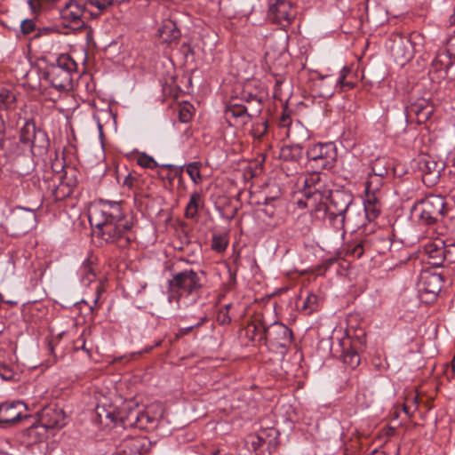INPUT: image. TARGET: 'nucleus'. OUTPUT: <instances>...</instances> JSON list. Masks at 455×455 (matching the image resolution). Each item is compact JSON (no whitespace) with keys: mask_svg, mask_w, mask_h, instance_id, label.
<instances>
[{"mask_svg":"<svg viewBox=\"0 0 455 455\" xmlns=\"http://www.w3.org/2000/svg\"><path fill=\"white\" fill-rule=\"evenodd\" d=\"M89 221L107 243L120 247L130 244L132 221L122 201L100 200L90 211Z\"/></svg>","mask_w":455,"mask_h":455,"instance_id":"obj_1","label":"nucleus"},{"mask_svg":"<svg viewBox=\"0 0 455 455\" xmlns=\"http://www.w3.org/2000/svg\"><path fill=\"white\" fill-rule=\"evenodd\" d=\"M204 273H197L192 269H185L173 275L169 281V287L172 292L169 299H176L179 307H187L195 303L204 286L203 279Z\"/></svg>","mask_w":455,"mask_h":455,"instance_id":"obj_2","label":"nucleus"},{"mask_svg":"<svg viewBox=\"0 0 455 455\" xmlns=\"http://www.w3.org/2000/svg\"><path fill=\"white\" fill-rule=\"evenodd\" d=\"M303 184L305 201L298 200L299 207L316 211L321 210L322 206L325 207L328 196L332 191L330 188L327 175L312 171L304 177Z\"/></svg>","mask_w":455,"mask_h":455,"instance_id":"obj_3","label":"nucleus"},{"mask_svg":"<svg viewBox=\"0 0 455 455\" xmlns=\"http://www.w3.org/2000/svg\"><path fill=\"white\" fill-rule=\"evenodd\" d=\"M445 206L444 197L438 195H428L414 204L411 208V214L423 224L432 225L444 216Z\"/></svg>","mask_w":455,"mask_h":455,"instance_id":"obj_4","label":"nucleus"},{"mask_svg":"<svg viewBox=\"0 0 455 455\" xmlns=\"http://www.w3.org/2000/svg\"><path fill=\"white\" fill-rule=\"evenodd\" d=\"M337 156V148L334 143H315L307 150V166L315 172L331 169L336 164Z\"/></svg>","mask_w":455,"mask_h":455,"instance_id":"obj_5","label":"nucleus"},{"mask_svg":"<svg viewBox=\"0 0 455 455\" xmlns=\"http://www.w3.org/2000/svg\"><path fill=\"white\" fill-rule=\"evenodd\" d=\"M75 67V62L68 58L59 60V64L52 67L44 75V79L58 91H66L70 86L72 81L71 71Z\"/></svg>","mask_w":455,"mask_h":455,"instance_id":"obj_6","label":"nucleus"},{"mask_svg":"<svg viewBox=\"0 0 455 455\" xmlns=\"http://www.w3.org/2000/svg\"><path fill=\"white\" fill-rule=\"evenodd\" d=\"M287 137L293 143L282 148L281 156L284 160L298 161L303 155V147L299 140L308 138L307 131L299 122L291 124L287 130Z\"/></svg>","mask_w":455,"mask_h":455,"instance_id":"obj_7","label":"nucleus"},{"mask_svg":"<svg viewBox=\"0 0 455 455\" xmlns=\"http://www.w3.org/2000/svg\"><path fill=\"white\" fill-rule=\"evenodd\" d=\"M261 331L260 338H264L265 344L273 349L284 348L291 343V331L281 323L275 322Z\"/></svg>","mask_w":455,"mask_h":455,"instance_id":"obj_8","label":"nucleus"},{"mask_svg":"<svg viewBox=\"0 0 455 455\" xmlns=\"http://www.w3.org/2000/svg\"><path fill=\"white\" fill-rule=\"evenodd\" d=\"M443 278L440 274L423 272L420 275L419 291L421 299L426 303L434 301L442 290Z\"/></svg>","mask_w":455,"mask_h":455,"instance_id":"obj_9","label":"nucleus"},{"mask_svg":"<svg viewBox=\"0 0 455 455\" xmlns=\"http://www.w3.org/2000/svg\"><path fill=\"white\" fill-rule=\"evenodd\" d=\"M327 201L330 202L328 206L330 220L331 218L342 217L355 205L353 204L354 196L352 193L345 188L332 190Z\"/></svg>","mask_w":455,"mask_h":455,"instance_id":"obj_10","label":"nucleus"},{"mask_svg":"<svg viewBox=\"0 0 455 455\" xmlns=\"http://www.w3.org/2000/svg\"><path fill=\"white\" fill-rule=\"evenodd\" d=\"M40 425L46 429L60 428L67 423L64 410L56 403H49L37 412Z\"/></svg>","mask_w":455,"mask_h":455,"instance_id":"obj_11","label":"nucleus"},{"mask_svg":"<svg viewBox=\"0 0 455 455\" xmlns=\"http://www.w3.org/2000/svg\"><path fill=\"white\" fill-rule=\"evenodd\" d=\"M351 69L348 67H343L339 71V77L336 80L332 79V76H326L322 78L320 87L321 97H331L334 93V87L339 86L342 91H348L355 87V82L347 80Z\"/></svg>","mask_w":455,"mask_h":455,"instance_id":"obj_12","label":"nucleus"},{"mask_svg":"<svg viewBox=\"0 0 455 455\" xmlns=\"http://www.w3.org/2000/svg\"><path fill=\"white\" fill-rule=\"evenodd\" d=\"M20 141L26 148L32 150L35 147L45 148L47 146L46 134L36 130L31 121H26L20 132Z\"/></svg>","mask_w":455,"mask_h":455,"instance_id":"obj_13","label":"nucleus"},{"mask_svg":"<svg viewBox=\"0 0 455 455\" xmlns=\"http://www.w3.org/2000/svg\"><path fill=\"white\" fill-rule=\"evenodd\" d=\"M278 432L275 428L259 431L251 435V444L257 455H269L275 447Z\"/></svg>","mask_w":455,"mask_h":455,"instance_id":"obj_14","label":"nucleus"},{"mask_svg":"<svg viewBox=\"0 0 455 455\" xmlns=\"http://www.w3.org/2000/svg\"><path fill=\"white\" fill-rule=\"evenodd\" d=\"M11 222L19 234H26L36 226V215L31 209L17 207L12 212Z\"/></svg>","mask_w":455,"mask_h":455,"instance_id":"obj_15","label":"nucleus"},{"mask_svg":"<svg viewBox=\"0 0 455 455\" xmlns=\"http://www.w3.org/2000/svg\"><path fill=\"white\" fill-rule=\"evenodd\" d=\"M28 417L27 406L22 402L4 403L0 405V423L14 424Z\"/></svg>","mask_w":455,"mask_h":455,"instance_id":"obj_16","label":"nucleus"},{"mask_svg":"<svg viewBox=\"0 0 455 455\" xmlns=\"http://www.w3.org/2000/svg\"><path fill=\"white\" fill-rule=\"evenodd\" d=\"M59 8L61 18L68 23L67 26L80 28L84 24L82 20L84 12V4L75 0H66Z\"/></svg>","mask_w":455,"mask_h":455,"instance_id":"obj_17","label":"nucleus"},{"mask_svg":"<svg viewBox=\"0 0 455 455\" xmlns=\"http://www.w3.org/2000/svg\"><path fill=\"white\" fill-rule=\"evenodd\" d=\"M365 220L366 218L362 209L359 206L354 205L342 217L331 218V223L336 229H343L346 225L350 226L352 228H359L365 225Z\"/></svg>","mask_w":455,"mask_h":455,"instance_id":"obj_18","label":"nucleus"},{"mask_svg":"<svg viewBox=\"0 0 455 455\" xmlns=\"http://www.w3.org/2000/svg\"><path fill=\"white\" fill-rule=\"evenodd\" d=\"M443 247L444 241L441 238L428 240L423 244L422 251L427 257L430 265L441 267L444 263Z\"/></svg>","mask_w":455,"mask_h":455,"instance_id":"obj_19","label":"nucleus"},{"mask_svg":"<svg viewBox=\"0 0 455 455\" xmlns=\"http://www.w3.org/2000/svg\"><path fill=\"white\" fill-rule=\"evenodd\" d=\"M390 51L395 61L399 65H403L413 56L410 40L402 36L395 38Z\"/></svg>","mask_w":455,"mask_h":455,"instance_id":"obj_20","label":"nucleus"},{"mask_svg":"<svg viewBox=\"0 0 455 455\" xmlns=\"http://www.w3.org/2000/svg\"><path fill=\"white\" fill-rule=\"evenodd\" d=\"M296 13L297 11L290 1L275 0L269 6V14L276 22L290 21L296 16Z\"/></svg>","mask_w":455,"mask_h":455,"instance_id":"obj_21","label":"nucleus"},{"mask_svg":"<svg viewBox=\"0 0 455 455\" xmlns=\"http://www.w3.org/2000/svg\"><path fill=\"white\" fill-rule=\"evenodd\" d=\"M419 171L422 172L424 180L429 182H435L440 177L443 164L435 161L429 156H424L419 158L418 162Z\"/></svg>","mask_w":455,"mask_h":455,"instance_id":"obj_22","label":"nucleus"},{"mask_svg":"<svg viewBox=\"0 0 455 455\" xmlns=\"http://www.w3.org/2000/svg\"><path fill=\"white\" fill-rule=\"evenodd\" d=\"M97 257L89 255L82 263L79 268L80 281L84 286H88L96 278Z\"/></svg>","mask_w":455,"mask_h":455,"instance_id":"obj_23","label":"nucleus"},{"mask_svg":"<svg viewBox=\"0 0 455 455\" xmlns=\"http://www.w3.org/2000/svg\"><path fill=\"white\" fill-rule=\"evenodd\" d=\"M144 440L140 437H128L124 439L118 446L121 455H141Z\"/></svg>","mask_w":455,"mask_h":455,"instance_id":"obj_24","label":"nucleus"},{"mask_svg":"<svg viewBox=\"0 0 455 455\" xmlns=\"http://www.w3.org/2000/svg\"><path fill=\"white\" fill-rule=\"evenodd\" d=\"M158 36L163 42L172 44L180 38V32L174 21L167 20L158 28Z\"/></svg>","mask_w":455,"mask_h":455,"instance_id":"obj_25","label":"nucleus"},{"mask_svg":"<svg viewBox=\"0 0 455 455\" xmlns=\"http://www.w3.org/2000/svg\"><path fill=\"white\" fill-rule=\"evenodd\" d=\"M362 212L366 220L369 221L374 220L380 213V203L379 196L373 194L365 195L363 209Z\"/></svg>","mask_w":455,"mask_h":455,"instance_id":"obj_26","label":"nucleus"},{"mask_svg":"<svg viewBox=\"0 0 455 455\" xmlns=\"http://www.w3.org/2000/svg\"><path fill=\"white\" fill-rule=\"evenodd\" d=\"M203 205L202 195L198 192H193L185 209V217L189 220H195L198 216V211Z\"/></svg>","mask_w":455,"mask_h":455,"instance_id":"obj_27","label":"nucleus"},{"mask_svg":"<svg viewBox=\"0 0 455 455\" xmlns=\"http://www.w3.org/2000/svg\"><path fill=\"white\" fill-rule=\"evenodd\" d=\"M226 116L228 118L234 117L240 121L241 124H246L251 119L250 114L247 113V108L244 105L232 104L226 109Z\"/></svg>","mask_w":455,"mask_h":455,"instance_id":"obj_28","label":"nucleus"},{"mask_svg":"<svg viewBox=\"0 0 455 455\" xmlns=\"http://www.w3.org/2000/svg\"><path fill=\"white\" fill-rule=\"evenodd\" d=\"M385 177H379L377 174L370 172L365 182V195H377L379 193L383 186Z\"/></svg>","mask_w":455,"mask_h":455,"instance_id":"obj_29","label":"nucleus"},{"mask_svg":"<svg viewBox=\"0 0 455 455\" xmlns=\"http://www.w3.org/2000/svg\"><path fill=\"white\" fill-rule=\"evenodd\" d=\"M5 147L4 149L5 155L7 157L13 158L17 156L24 154L26 151H30V148H26L20 141H16L15 140H4Z\"/></svg>","mask_w":455,"mask_h":455,"instance_id":"obj_30","label":"nucleus"},{"mask_svg":"<svg viewBox=\"0 0 455 455\" xmlns=\"http://www.w3.org/2000/svg\"><path fill=\"white\" fill-rule=\"evenodd\" d=\"M267 326L260 321L255 320L248 323L246 327V335L252 340L262 342L264 338H260L261 330H266Z\"/></svg>","mask_w":455,"mask_h":455,"instance_id":"obj_31","label":"nucleus"},{"mask_svg":"<svg viewBox=\"0 0 455 455\" xmlns=\"http://www.w3.org/2000/svg\"><path fill=\"white\" fill-rule=\"evenodd\" d=\"M390 163L385 157L376 158L371 163V173L377 174L379 177H386L390 169Z\"/></svg>","mask_w":455,"mask_h":455,"instance_id":"obj_32","label":"nucleus"},{"mask_svg":"<svg viewBox=\"0 0 455 455\" xmlns=\"http://www.w3.org/2000/svg\"><path fill=\"white\" fill-rule=\"evenodd\" d=\"M378 249L380 253H385L386 251H389L392 256L395 257V251H398L402 247V243L398 241H392L389 236L380 238L378 241Z\"/></svg>","mask_w":455,"mask_h":455,"instance_id":"obj_33","label":"nucleus"},{"mask_svg":"<svg viewBox=\"0 0 455 455\" xmlns=\"http://www.w3.org/2000/svg\"><path fill=\"white\" fill-rule=\"evenodd\" d=\"M201 165L202 164L200 162H192L186 165V172L196 185L203 181L200 171Z\"/></svg>","mask_w":455,"mask_h":455,"instance_id":"obj_34","label":"nucleus"},{"mask_svg":"<svg viewBox=\"0 0 455 455\" xmlns=\"http://www.w3.org/2000/svg\"><path fill=\"white\" fill-rule=\"evenodd\" d=\"M360 361V355L355 349L350 348L343 352L342 362L348 367L352 369L356 368L359 365Z\"/></svg>","mask_w":455,"mask_h":455,"instance_id":"obj_35","label":"nucleus"},{"mask_svg":"<svg viewBox=\"0 0 455 455\" xmlns=\"http://www.w3.org/2000/svg\"><path fill=\"white\" fill-rule=\"evenodd\" d=\"M15 94L7 90L4 89L0 92V110H6L12 108L15 102Z\"/></svg>","mask_w":455,"mask_h":455,"instance_id":"obj_36","label":"nucleus"},{"mask_svg":"<svg viewBox=\"0 0 455 455\" xmlns=\"http://www.w3.org/2000/svg\"><path fill=\"white\" fill-rule=\"evenodd\" d=\"M318 308V298L316 295L310 293L307 296V298L303 300L301 306V311H303L306 315H310L313 312L316 311Z\"/></svg>","mask_w":455,"mask_h":455,"instance_id":"obj_37","label":"nucleus"},{"mask_svg":"<svg viewBox=\"0 0 455 455\" xmlns=\"http://www.w3.org/2000/svg\"><path fill=\"white\" fill-rule=\"evenodd\" d=\"M364 251L363 243V242H355L352 243H347L344 247V252L346 256H352L355 259H359L363 256Z\"/></svg>","mask_w":455,"mask_h":455,"instance_id":"obj_38","label":"nucleus"},{"mask_svg":"<svg viewBox=\"0 0 455 455\" xmlns=\"http://www.w3.org/2000/svg\"><path fill=\"white\" fill-rule=\"evenodd\" d=\"M448 54L446 52H438L435 59L432 60V68L435 71H442L444 69V75L447 74L448 63L444 60H447Z\"/></svg>","mask_w":455,"mask_h":455,"instance_id":"obj_39","label":"nucleus"},{"mask_svg":"<svg viewBox=\"0 0 455 455\" xmlns=\"http://www.w3.org/2000/svg\"><path fill=\"white\" fill-rule=\"evenodd\" d=\"M228 244V239L225 235H213L212 240V249L216 252H223Z\"/></svg>","mask_w":455,"mask_h":455,"instance_id":"obj_40","label":"nucleus"},{"mask_svg":"<svg viewBox=\"0 0 455 455\" xmlns=\"http://www.w3.org/2000/svg\"><path fill=\"white\" fill-rule=\"evenodd\" d=\"M253 99L251 103L244 105L247 108V113L250 114L251 118L259 116L262 110V97Z\"/></svg>","mask_w":455,"mask_h":455,"instance_id":"obj_41","label":"nucleus"},{"mask_svg":"<svg viewBox=\"0 0 455 455\" xmlns=\"http://www.w3.org/2000/svg\"><path fill=\"white\" fill-rule=\"evenodd\" d=\"M411 110L417 115L418 120L419 122H424L427 120L432 114V109L425 108L423 104H417L415 106H412Z\"/></svg>","mask_w":455,"mask_h":455,"instance_id":"obj_42","label":"nucleus"},{"mask_svg":"<svg viewBox=\"0 0 455 455\" xmlns=\"http://www.w3.org/2000/svg\"><path fill=\"white\" fill-rule=\"evenodd\" d=\"M0 377L4 380H15L18 373L8 364L0 362Z\"/></svg>","mask_w":455,"mask_h":455,"instance_id":"obj_43","label":"nucleus"},{"mask_svg":"<svg viewBox=\"0 0 455 455\" xmlns=\"http://www.w3.org/2000/svg\"><path fill=\"white\" fill-rule=\"evenodd\" d=\"M65 1L66 0H28V3L33 12H38L43 8L44 2L58 4L59 7L60 5H62Z\"/></svg>","mask_w":455,"mask_h":455,"instance_id":"obj_44","label":"nucleus"},{"mask_svg":"<svg viewBox=\"0 0 455 455\" xmlns=\"http://www.w3.org/2000/svg\"><path fill=\"white\" fill-rule=\"evenodd\" d=\"M129 417L131 419V425H139L141 427L144 421H149V418L147 414L137 410L131 411Z\"/></svg>","mask_w":455,"mask_h":455,"instance_id":"obj_45","label":"nucleus"},{"mask_svg":"<svg viewBox=\"0 0 455 455\" xmlns=\"http://www.w3.org/2000/svg\"><path fill=\"white\" fill-rule=\"evenodd\" d=\"M137 164L141 167L148 169H155L157 166V164L155 161V159L145 153H141L138 156Z\"/></svg>","mask_w":455,"mask_h":455,"instance_id":"obj_46","label":"nucleus"},{"mask_svg":"<svg viewBox=\"0 0 455 455\" xmlns=\"http://www.w3.org/2000/svg\"><path fill=\"white\" fill-rule=\"evenodd\" d=\"M443 256L447 264L455 263V243L445 244L443 247Z\"/></svg>","mask_w":455,"mask_h":455,"instance_id":"obj_47","label":"nucleus"},{"mask_svg":"<svg viewBox=\"0 0 455 455\" xmlns=\"http://www.w3.org/2000/svg\"><path fill=\"white\" fill-rule=\"evenodd\" d=\"M89 3L102 11L111 6L114 3V0H89Z\"/></svg>","mask_w":455,"mask_h":455,"instance_id":"obj_48","label":"nucleus"},{"mask_svg":"<svg viewBox=\"0 0 455 455\" xmlns=\"http://www.w3.org/2000/svg\"><path fill=\"white\" fill-rule=\"evenodd\" d=\"M20 28L23 34H29L35 29V23L31 20H25L20 24Z\"/></svg>","mask_w":455,"mask_h":455,"instance_id":"obj_49","label":"nucleus"},{"mask_svg":"<svg viewBox=\"0 0 455 455\" xmlns=\"http://www.w3.org/2000/svg\"><path fill=\"white\" fill-rule=\"evenodd\" d=\"M4 134L5 123L2 115H0V148H4L5 147Z\"/></svg>","mask_w":455,"mask_h":455,"instance_id":"obj_50","label":"nucleus"},{"mask_svg":"<svg viewBox=\"0 0 455 455\" xmlns=\"http://www.w3.org/2000/svg\"><path fill=\"white\" fill-rule=\"evenodd\" d=\"M106 283H107L106 279H101L100 281L99 284L97 285V288H96V297L94 299V303L95 304L100 299V295L105 291V284H106Z\"/></svg>","mask_w":455,"mask_h":455,"instance_id":"obj_51","label":"nucleus"},{"mask_svg":"<svg viewBox=\"0 0 455 455\" xmlns=\"http://www.w3.org/2000/svg\"><path fill=\"white\" fill-rule=\"evenodd\" d=\"M191 116H192L191 113L189 112V110L188 108H180V110L179 112V118H180V122L187 123L191 119Z\"/></svg>","mask_w":455,"mask_h":455,"instance_id":"obj_52","label":"nucleus"},{"mask_svg":"<svg viewBox=\"0 0 455 455\" xmlns=\"http://www.w3.org/2000/svg\"><path fill=\"white\" fill-rule=\"evenodd\" d=\"M137 181V178L133 176L132 173H129L123 181V186L132 189L134 187L135 182Z\"/></svg>","mask_w":455,"mask_h":455,"instance_id":"obj_53","label":"nucleus"},{"mask_svg":"<svg viewBox=\"0 0 455 455\" xmlns=\"http://www.w3.org/2000/svg\"><path fill=\"white\" fill-rule=\"evenodd\" d=\"M66 188H67V191H63V193H61V194H60V192L62 191V189H64V187H63V185L61 184V185L58 188V189H57V191H56V197H57L58 199H61V198H63V197H65V196H69V195L72 193V189H71L70 188L67 187Z\"/></svg>","mask_w":455,"mask_h":455,"instance_id":"obj_54","label":"nucleus"},{"mask_svg":"<svg viewBox=\"0 0 455 455\" xmlns=\"http://www.w3.org/2000/svg\"><path fill=\"white\" fill-rule=\"evenodd\" d=\"M259 97H261V96L258 95V94H253L247 91H243L242 93V99L246 102V104L251 103V101H252L254 100L253 98H259Z\"/></svg>","mask_w":455,"mask_h":455,"instance_id":"obj_55","label":"nucleus"},{"mask_svg":"<svg viewBox=\"0 0 455 455\" xmlns=\"http://www.w3.org/2000/svg\"><path fill=\"white\" fill-rule=\"evenodd\" d=\"M207 321V317L205 315L202 316L199 320V322H197L196 323H195L194 325H191L189 327H187L184 329L183 331V333L184 334H188L191 330H193L195 327H199L201 326L204 323H205Z\"/></svg>","mask_w":455,"mask_h":455,"instance_id":"obj_56","label":"nucleus"},{"mask_svg":"<svg viewBox=\"0 0 455 455\" xmlns=\"http://www.w3.org/2000/svg\"><path fill=\"white\" fill-rule=\"evenodd\" d=\"M218 320L221 324H226L231 322V318L227 313H220L218 316Z\"/></svg>","mask_w":455,"mask_h":455,"instance_id":"obj_57","label":"nucleus"},{"mask_svg":"<svg viewBox=\"0 0 455 455\" xmlns=\"http://www.w3.org/2000/svg\"><path fill=\"white\" fill-rule=\"evenodd\" d=\"M260 126H261L262 130L259 132V136L263 135L267 132V123L266 122H262L260 124Z\"/></svg>","mask_w":455,"mask_h":455,"instance_id":"obj_58","label":"nucleus"},{"mask_svg":"<svg viewBox=\"0 0 455 455\" xmlns=\"http://www.w3.org/2000/svg\"><path fill=\"white\" fill-rule=\"evenodd\" d=\"M371 455H385L384 451H379L378 450H374Z\"/></svg>","mask_w":455,"mask_h":455,"instance_id":"obj_59","label":"nucleus"},{"mask_svg":"<svg viewBox=\"0 0 455 455\" xmlns=\"http://www.w3.org/2000/svg\"><path fill=\"white\" fill-rule=\"evenodd\" d=\"M403 411L406 414L409 415V410H408V407L406 405L403 406Z\"/></svg>","mask_w":455,"mask_h":455,"instance_id":"obj_60","label":"nucleus"},{"mask_svg":"<svg viewBox=\"0 0 455 455\" xmlns=\"http://www.w3.org/2000/svg\"><path fill=\"white\" fill-rule=\"evenodd\" d=\"M453 197L455 198V188L451 190Z\"/></svg>","mask_w":455,"mask_h":455,"instance_id":"obj_61","label":"nucleus"},{"mask_svg":"<svg viewBox=\"0 0 455 455\" xmlns=\"http://www.w3.org/2000/svg\"><path fill=\"white\" fill-rule=\"evenodd\" d=\"M453 110L455 111V106L453 107Z\"/></svg>","mask_w":455,"mask_h":455,"instance_id":"obj_62","label":"nucleus"}]
</instances>
